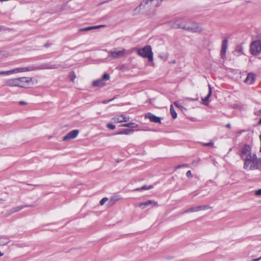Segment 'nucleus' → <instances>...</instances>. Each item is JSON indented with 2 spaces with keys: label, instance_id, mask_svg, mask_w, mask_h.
I'll return each mask as SVG.
<instances>
[{
  "label": "nucleus",
  "instance_id": "1",
  "mask_svg": "<svg viewBox=\"0 0 261 261\" xmlns=\"http://www.w3.org/2000/svg\"><path fill=\"white\" fill-rule=\"evenodd\" d=\"M240 156L244 160L243 168L246 170H261V158H258L251 146L245 145L241 149Z\"/></svg>",
  "mask_w": 261,
  "mask_h": 261
},
{
  "label": "nucleus",
  "instance_id": "2",
  "mask_svg": "<svg viewBox=\"0 0 261 261\" xmlns=\"http://www.w3.org/2000/svg\"><path fill=\"white\" fill-rule=\"evenodd\" d=\"M32 81V78L21 77L7 79L4 82V85L8 87H27Z\"/></svg>",
  "mask_w": 261,
  "mask_h": 261
},
{
  "label": "nucleus",
  "instance_id": "3",
  "mask_svg": "<svg viewBox=\"0 0 261 261\" xmlns=\"http://www.w3.org/2000/svg\"><path fill=\"white\" fill-rule=\"evenodd\" d=\"M137 53L139 56L148 58L149 62H153V53L151 46L146 45L142 48H139Z\"/></svg>",
  "mask_w": 261,
  "mask_h": 261
},
{
  "label": "nucleus",
  "instance_id": "4",
  "mask_svg": "<svg viewBox=\"0 0 261 261\" xmlns=\"http://www.w3.org/2000/svg\"><path fill=\"white\" fill-rule=\"evenodd\" d=\"M35 70V68H33V66L31 67H18L8 71H0V75H10L14 73H17L19 72H24L26 71H33Z\"/></svg>",
  "mask_w": 261,
  "mask_h": 261
},
{
  "label": "nucleus",
  "instance_id": "5",
  "mask_svg": "<svg viewBox=\"0 0 261 261\" xmlns=\"http://www.w3.org/2000/svg\"><path fill=\"white\" fill-rule=\"evenodd\" d=\"M182 29L193 33H200L202 31V28L197 23L193 22L191 24L184 23V26L181 27Z\"/></svg>",
  "mask_w": 261,
  "mask_h": 261
},
{
  "label": "nucleus",
  "instance_id": "6",
  "mask_svg": "<svg viewBox=\"0 0 261 261\" xmlns=\"http://www.w3.org/2000/svg\"><path fill=\"white\" fill-rule=\"evenodd\" d=\"M109 54V57L111 59H117L123 57L126 53L125 49L121 50L118 49V48H114L113 50L107 51Z\"/></svg>",
  "mask_w": 261,
  "mask_h": 261
},
{
  "label": "nucleus",
  "instance_id": "7",
  "mask_svg": "<svg viewBox=\"0 0 261 261\" xmlns=\"http://www.w3.org/2000/svg\"><path fill=\"white\" fill-rule=\"evenodd\" d=\"M261 51V41L256 40L252 42L250 45V52L253 55H256Z\"/></svg>",
  "mask_w": 261,
  "mask_h": 261
},
{
  "label": "nucleus",
  "instance_id": "8",
  "mask_svg": "<svg viewBox=\"0 0 261 261\" xmlns=\"http://www.w3.org/2000/svg\"><path fill=\"white\" fill-rule=\"evenodd\" d=\"M110 77V76L109 74L105 73L101 79L93 81L92 85L94 87H102L106 85L105 81H108Z\"/></svg>",
  "mask_w": 261,
  "mask_h": 261
},
{
  "label": "nucleus",
  "instance_id": "9",
  "mask_svg": "<svg viewBox=\"0 0 261 261\" xmlns=\"http://www.w3.org/2000/svg\"><path fill=\"white\" fill-rule=\"evenodd\" d=\"M208 208H209V206L206 205H199V206H193V207H191L190 208L187 209L184 212H182V214L199 212L200 211H203V210H204L206 209H208Z\"/></svg>",
  "mask_w": 261,
  "mask_h": 261
},
{
  "label": "nucleus",
  "instance_id": "10",
  "mask_svg": "<svg viewBox=\"0 0 261 261\" xmlns=\"http://www.w3.org/2000/svg\"><path fill=\"white\" fill-rule=\"evenodd\" d=\"M60 67V65H50L49 64H43L38 67L33 66V68H35V70H41V69H57Z\"/></svg>",
  "mask_w": 261,
  "mask_h": 261
},
{
  "label": "nucleus",
  "instance_id": "11",
  "mask_svg": "<svg viewBox=\"0 0 261 261\" xmlns=\"http://www.w3.org/2000/svg\"><path fill=\"white\" fill-rule=\"evenodd\" d=\"M79 133V131L77 129H74L70 131L66 134L63 138V141H69L71 139L75 138Z\"/></svg>",
  "mask_w": 261,
  "mask_h": 261
},
{
  "label": "nucleus",
  "instance_id": "12",
  "mask_svg": "<svg viewBox=\"0 0 261 261\" xmlns=\"http://www.w3.org/2000/svg\"><path fill=\"white\" fill-rule=\"evenodd\" d=\"M138 206L142 209H144L148 206H151V207L157 206L158 203L155 201L148 200L145 202L139 203Z\"/></svg>",
  "mask_w": 261,
  "mask_h": 261
},
{
  "label": "nucleus",
  "instance_id": "13",
  "mask_svg": "<svg viewBox=\"0 0 261 261\" xmlns=\"http://www.w3.org/2000/svg\"><path fill=\"white\" fill-rule=\"evenodd\" d=\"M145 118L148 119L150 122L161 123V118L157 117L151 113H147L145 115Z\"/></svg>",
  "mask_w": 261,
  "mask_h": 261
},
{
  "label": "nucleus",
  "instance_id": "14",
  "mask_svg": "<svg viewBox=\"0 0 261 261\" xmlns=\"http://www.w3.org/2000/svg\"><path fill=\"white\" fill-rule=\"evenodd\" d=\"M163 0H144V4L150 7H158L161 5Z\"/></svg>",
  "mask_w": 261,
  "mask_h": 261
},
{
  "label": "nucleus",
  "instance_id": "15",
  "mask_svg": "<svg viewBox=\"0 0 261 261\" xmlns=\"http://www.w3.org/2000/svg\"><path fill=\"white\" fill-rule=\"evenodd\" d=\"M228 40L227 38L224 39L222 43L220 56L222 59H224L226 57V52L227 48Z\"/></svg>",
  "mask_w": 261,
  "mask_h": 261
},
{
  "label": "nucleus",
  "instance_id": "16",
  "mask_svg": "<svg viewBox=\"0 0 261 261\" xmlns=\"http://www.w3.org/2000/svg\"><path fill=\"white\" fill-rule=\"evenodd\" d=\"M184 21H180L179 20H176V21H171L168 22V25L171 27V28H175V29H182L181 27L184 26Z\"/></svg>",
  "mask_w": 261,
  "mask_h": 261
},
{
  "label": "nucleus",
  "instance_id": "17",
  "mask_svg": "<svg viewBox=\"0 0 261 261\" xmlns=\"http://www.w3.org/2000/svg\"><path fill=\"white\" fill-rule=\"evenodd\" d=\"M32 206H33V205H19V206H16V207H13L11 209H10V210H9V211L8 212V215H10L13 213L17 212L24 207H32Z\"/></svg>",
  "mask_w": 261,
  "mask_h": 261
},
{
  "label": "nucleus",
  "instance_id": "18",
  "mask_svg": "<svg viewBox=\"0 0 261 261\" xmlns=\"http://www.w3.org/2000/svg\"><path fill=\"white\" fill-rule=\"evenodd\" d=\"M255 75L253 73H249L247 75L245 82L248 84H252L255 81Z\"/></svg>",
  "mask_w": 261,
  "mask_h": 261
},
{
  "label": "nucleus",
  "instance_id": "19",
  "mask_svg": "<svg viewBox=\"0 0 261 261\" xmlns=\"http://www.w3.org/2000/svg\"><path fill=\"white\" fill-rule=\"evenodd\" d=\"M145 4H144V0L140 3L139 6L136 7L133 11V15L138 14L142 9L145 8Z\"/></svg>",
  "mask_w": 261,
  "mask_h": 261
},
{
  "label": "nucleus",
  "instance_id": "20",
  "mask_svg": "<svg viewBox=\"0 0 261 261\" xmlns=\"http://www.w3.org/2000/svg\"><path fill=\"white\" fill-rule=\"evenodd\" d=\"M103 27H104L103 25H95V26H92V27H86V28H84L80 29L79 30V31L80 32H82V31H90V30H93V29H99V28H102Z\"/></svg>",
  "mask_w": 261,
  "mask_h": 261
},
{
  "label": "nucleus",
  "instance_id": "21",
  "mask_svg": "<svg viewBox=\"0 0 261 261\" xmlns=\"http://www.w3.org/2000/svg\"><path fill=\"white\" fill-rule=\"evenodd\" d=\"M10 242V240L6 237H0V246L6 245Z\"/></svg>",
  "mask_w": 261,
  "mask_h": 261
},
{
  "label": "nucleus",
  "instance_id": "22",
  "mask_svg": "<svg viewBox=\"0 0 261 261\" xmlns=\"http://www.w3.org/2000/svg\"><path fill=\"white\" fill-rule=\"evenodd\" d=\"M134 130L132 129H124L118 133H117V134L118 135H121V134H124V135H128L131 133H133Z\"/></svg>",
  "mask_w": 261,
  "mask_h": 261
},
{
  "label": "nucleus",
  "instance_id": "23",
  "mask_svg": "<svg viewBox=\"0 0 261 261\" xmlns=\"http://www.w3.org/2000/svg\"><path fill=\"white\" fill-rule=\"evenodd\" d=\"M114 122L115 123H121L123 122L122 115L117 116L112 118Z\"/></svg>",
  "mask_w": 261,
  "mask_h": 261
},
{
  "label": "nucleus",
  "instance_id": "24",
  "mask_svg": "<svg viewBox=\"0 0 261 261\" xmlns=\"http://www.w3.org/2000/svg\"><path fill=\"white\" fill-rule=\"evenodd\" d=\"M138 125L135 123L131 122L128 123H125L122 125L123 127H127L129 128H136L137 127Z\"/></svg>",
  "mask_w": 261,
  "mask_h": 261
},
{
  "label": "nucleus",
  "instance_id": "25",
  "mask_svg": "<svg viewBox=\"0 0 261 261\" xmlns=\"http://www.w3.org/2000/svg\"><path fill=\"white\" fill-rule=\"evenodd\" d=\"M119 198L117 196H113L111 198L109 201V204L110 205H112L115 203L116 201H117Z\"/></svg>",
  "mask_w": 261,
  "mask_h": 261
},
{
  "label": "nucleus",
  "instance_id": "26",
  "mask_svg": "<svg viewBox=\"0 0 261 261\" xmlns=\"http://www.w3.org/2000/svg\"><path fill=\"white\" fill-rule=\"evenodd\" d=\"M170 110L172 118L173 119L176 118L177 117V114L173 107V105H171Z\"/></svg>",
  "mask_w": 261,
  "mask_h": 261
},
{
  "label": "nucleus",
  "instance_id": "27",
  "mask_svg": "<svg viewBox=\"0 0 261 261\" xmlns=\"http://www.w3.org/2000/svg\"><path fill=\"white\" fill-rule=\"evenodd\" d=\"M152 188H153V186L151 185L149 186H143L141 187V188H137L136 189H135V190L136 191H140V190H149V189H152Z\"/></svg>",
  "mask_w": 261,
  "mask_h": 261
},
{
  "label": "nucleus",
  "instance_id": "28",
  "mask_svg": "<svg viewBox=\"0 0 261 261\" xmlns=\"http://www.w3.org/2000/svg\"><path fill=\"white\" fill-rule=\"evenodd\" d=\"M211 96V94H208L205 98H202V100H203V105H204L205 106H207L208 105V99Z\"/></svg>",
  "mask_w": 261,
  "mask_h": 261
},
{
  "label": "nucleus",
  "instance_id": "29",
  "mask_svg": "<svg viewBox=\"0 0 261 261\" xmlns=\"http://www.w3.org/2000/svg\"><path fill=\"white\" fill-rule=\"evenodd\" d=\"M188 167V164H182V165H178L177 166H176L175 168V170H177L178 169H179L180 168H184V167Z\"/></svg>",
  "mask_w": 261,
  "mask_h": 261
},
{
  "label": "nucleus",
  "instance_id": "30",
  "mask_svg": "<svg viewBox=\"0 0 261 261\" xmlns=\"http://www.w3.org/2000/svg\"><path fill=\"white\" fill-rule=\"evenodd\" d=\"M108 200V198L107 197L103 198L100 201V204L101 205H102L105 204L106 202H107Z\"/></svg>",
  "mask_w": 261,
  "mask_h": 261
},
{
  "label": "nucleus",
  "instance_id": "31",
  "mask_svg": "<svg viewBox=\"0 0 261 261\" xmlns=\"http://www.w3.org/2000/svg\"><path fill=\"white\" fill-rule=\"evenodd\" d=\"M123 122H128L129 120V117L122 115Z\"/></svg>",
  "mask_w": 261,
  "mask_h": 261
},
{
  "label": "nucleus",
  "instance_id": "32",
  "mask_svg": "<svg viewBox=\"0 0 261 261\" xmlns=\"http://www.w3.org/2000/svg\"><path fill=\"white\" fill-rule=\"evenodd\" d=\"M107 127L108 128H109V129H112V130L114 129L115 128V126L114 125H113L112 124H110V123H109L107 125Z\"/></svg>",
  "mask_w": 261,
  "mask_h": 261
},
{
  "label": "nucleus",
  "instance_id": "33",
  "mask_svg": "<svg viewBox=\"0 0 261 261\" xmlns=\"http://www.w3.org/2000/svg\"><path fill=\"white\" fill-rule=\"evenodd\" d=\"M213 142L212 141H210V142L208 143H202V145L203 146H213Z\"/></svg>",
  "mask_w": 261,
  "mask_h": 261
},
{
  "label": "nucleus",
  "instance_id": "34",
  "mask_svg": "<svg viewBox=\"0 0 261 261\" xmlns=\"http://www.w3.org/2000/svg\"><path fill=\"white\" fill-rule=\"evenodd\" d=\"M186 176L189 178L192 177V174L190 170H189L186 173Z\"/></svg>",
  "mask_w": 261,
  "mask_h": 261
},
{
  "label": "nucleus",
  "instance_id": "35",
  "mask_svg": "<svg viewBox=\"0 0 261 261\" xmlns=\"http://www.w3.org/2000/svg\"><path fill=\"white\" fill-rule=\"evenodd\" d=\"M255 195L256 196H259L261 195V189H258L255 192Z\"/></svg>",
  "mask_w": 261,
  "mask_h": 261
},
{
  "label": "nucleus",
  "instance_id": "36",
  "mask_svg": "<svg viewBox=\"0 0 261 261\" xmlns=\"http://www.w3.org/2000/svg\"><path fill=\"white\" fill-rule=\"evenodd\" d=\"M174 105H175V106H176L177 107H178V108H182V107L181 106V105H180L178 103V102L177 101H175V102H174Z\"/></svg>",
  "mask_w": 261,
  "mask_h": 261
},
{
  "label": "nucleus",
  "instance_id": "37",
  "mask_svg": "<svg viewBox=\"0 0 261 261\" xmlns=\"http://www.w3.org/2000/svg\"><path fill=\"white\" fill-rule=\"evenodd\" d=\"M212 88L211 87V86L209 85H208V93L209 94H212Z\"/></svg>",
  "mask_w": 261,
  "mask_h": 261
},
{
  "label": "nucleus",
  "instance_id": "38",
  "mask_svg": "<svg viewBox=\"0 0 261 261\" xmlns=\"http://www.w3.org/2000/svg\"><path fill=\"white\" fill-rule=\"evenodd\" d=\"M112 100H113L112 99H110V100H105L102 102L103 103L106 104V103H108V102H109L110 101H112Z\"/></svg>",
  "mask_w": 261,
  "mask_h": 261
},
{
  "label": "nucleus",
  "instance_id": "39",
  "mask_svg": "<svg viewBox=\"0 0 261 261\" xmlns=\"http://www.w3.org/2000/svg\"><path fill=\"white\" fill-rule=\"evenodd\" d=\"M19 104L21 105H25L27 103L25 101H19Z\"/></svg>",
  "mask_w": 261,
  "mask_h": 261
},
{
  "label": "nucleus",
  "instance_id": "40",
  "mask_svg": "<svg viewBox=\"0 0 261 261\" xmlns=\"http://www.w3.org/2000/svg\"><path fill=\"white\" fill-rule=\"evenodd\" d=\"M261 259V256L259 258L253 259L252 261H259Z\"/></svg>",
  "mask_w": 261,
  "mask_h": 261
},
{
  "label": "nucleus",
  "instance_id": "41",
  "mask_svg": "<svg viewBox=\"0 0 261 261\" xmlns=\"http://www.w3.org/2000/svg\"><path fill=\"white\" fill-rule=\"evenodd\" d=\"M226 127L230 128L231 127V125L230 123H228L226 124Z\"/></svg>",
  "mask_w": 261,
  "mask_h": 261
},
{
  "label": "nucleus",
  "instance_id": "42",
  "mask_svg": "<svg viewBox=\"0 0 261 261\" xmlns=\"http://www.w3.org/2000/svg\"><path fill=\"white\" fill-rule=\"evenodd\" d=\"M260 140V151L261 152V134L259 136Z\"/></svg>",
  "mask_w": 261,
  "mask_h": 261
},
{
  "label": "nucleus",
  "instance_id": "43",
  "mask_svg": "<svg viewBox=\"0 0 261 261\" xmlns=\"http://www.w3.org/2000/svg\"><path fill=\"white\" fill-rule=\"evenodd\" d=\"M3 57V55L1 52H0V59H1Z\"/></svg>",
  "mask_w": 261,
  "mask_h": 261
},
{
  "label": "nucleus",
  "instance_id": "44",
  "mask_svg": "<svg viewBox=\"0 0 261 261\" xmlns=\"http://www.w3.org/2000/svg\"><path fill=\"white\" fill-rule=\"evenodd\" d=\"M4 255V254L3 253H2L1 252H0V257L3 256Z\"/></svg>",
  "mask_w": 261,
  "mask_h": 261
},
{
  "label": "nucleus",
  "instance_id": "45",
  "mask_svg": "<svg viewBox=\"0 0 261 261\" xmlns=\"http://www.w3.org/2000/svg\"><path fill=\"white\" fill-rule=\"evenodd\" d=\"M2 30V27L0 25V31H1Z\"/></svg>",
  "mask_w": 261,
  "mask_h": 261
}]
</instances>
